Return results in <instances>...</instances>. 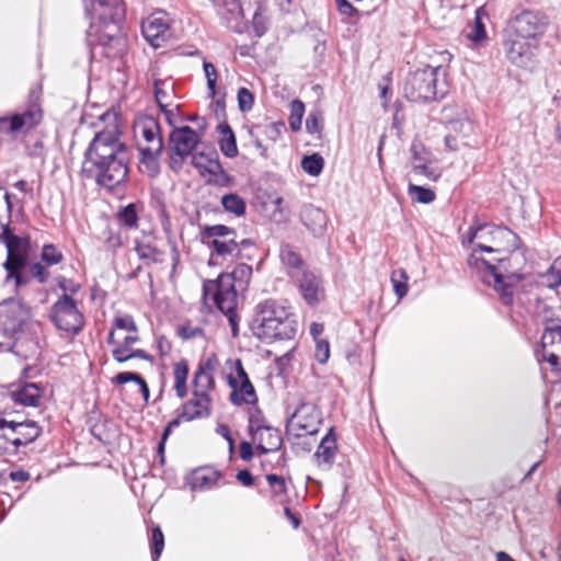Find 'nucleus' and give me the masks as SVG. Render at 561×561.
Listing matches in <instances>:
<instances>
[{
  "mask_svg": "<svg viewBox=\"0 0 561 561\" xmlns=\"http://www.w3.org/2000/svg\"><path fill=\"white\" fill-rule=\"evenodd\" d=\"M101 118L111 123L99 130L91 140L84 153L81 172L99 186L113 190L128 176L130 152L121 139L116 116L106 113Z\"/></svg>",
  "mask_w": 561,
  "mask_h": 561,
  "instance_id": "f257e3e1",
  "label": "nucleus"
},
{
  "mask_svg": "<svg viewBox=\"0 0 561 561\" xmlns=\"http://www.w3.org/2000/svg\"><path fill=\"white\" fill-rule=\"evenodd\" d=\"M483 232L486 240L476 243V249L468 257V265L476 271L481 280L489 287H492L501 301L506 306L514 302V288L523 279L519 273L503 275L501 273L502 260H497L499 265L478 255V252H510L518 247V236L511 229L501 226L483 225Z\"/></svg>",
  "mask_w": 561,
  "mask_h": 561,
  "instance_id": "f03ea898",
  "label": "nucleus"
},
{
  "mask_svg": "<svg viewBox=\"0 0 561 561\" xmlns=\"http://www.w3.org/2000/svg\"><path fill=\"white\" fill-rule=\"evenodd\" d=\"M254 325L256 335L266 340H290L297 332L288 308L272 299L257 305Z\"/></svg>",
  "mask_w": 561,
  "mask_h": 561,
  "instance_id": "7ed1b4c3",
  "label": "nucleus"
},
{
  "mask_svg": "<svg viewBox=\"0 0 561 561\" xmlns=\"http://www.w3.org/2000/svg\"><path fill=\"white\" fill-rule=\"evenodd\" d=\"M0 242L4 243L7 248V260L3 263L7 272L5 283L7 285L13 284V290L16 291L28 283V277L22 274V270L27 263L31 239L27 236L14 234L5 225L0 233Z\"/></svg>",
  "mask_w": 561,
  "mask_h": 561,
  "instance_id": "20e7f679",
  "label": "nucleus"
},
{
  "mask_svg": "<svg viewBox=\"0 0 561 561\" xmlns=\"http://www.w3.org/2000/svg\"><path fill=\"white\" fill-rule=\"evenodd\" d=\"M446 69L443 66H425L410 73L404 84L407 99L412 102H430L446 93Z\"/></svg>",
  "mask_w": 561,
  "mask_h": 561,
  "instance_id": "39448f33",
  "label": "nucleus"
},
{
  "mask_svg": "<svg viewBox=\"0 0 561 561\" xmlns=\"http://www.w3.org/2000/svg\"><path fill=\"white\" fill-rule=\"evenodd\" d=\"M204 299L211 300L214 305L228 318L233 335L237 334V305L238 295L237 287L231 285V278L228 276H219L216 280H209L204 284Z\"/></svg>",
  "mask_w": 561,
  "mask_h": 561,
  "instance_id": "423d86ee",
  "label": "nucleus"
},
{
  "mask_svg": "<svg viewBox=\"0 0 561 561\" xmlns=\"http://www.w3.org/2000/svg\"><path fill=\"white\" fill-rule=\"evenodd\" d=\"M201 141L198 134L190 126L176 127L169 136V165L174 172L182 170L186 158L191 157Z\"/></svg>",
  "mask_w": 561,
  "mask_h": 561,
  "instance_id": "0eeeda50",
  "label": "nucleus"
},
{
  "mask_svg": "<svg viewBox=\"0 0 561 561\" xmlns=\"http://www.w3.org/2000/svg\"><path fill=\"white\" fill-rule=\"evenodd\" d=\"M50 320L60 331L77 334L84 325V317L78 309L77 302L67 294H64L51 306Z\"/></svg>",
  "mask_w": 561,
  "mask_h": 561,
  "instance_id": "6e6552de",
  "label": "nucleus"
},
{
  "mask_svg": "<svg viewBox=\"0 0 561 561\" xmlns=\"http://www.w3.org/2000/svg\"><path fill=\"white\" fill-rule=\"evenodd\" d=\"M321 414L313 403L302 402L286 423V433L293 437L314 435L319 431Z\"/></svg>",
  "mask_w": 561,
  "mask_h": 561,
  "instance_id": "1a4fd4ad",
  "label": "nucleus"
},
{
  "mask_svg": "<svg viewBox=\"0 0 561 561\" xmlns=\"http://www.w3.org/2000/svg\"><path fill=\"white\" fill-rule=\"evenodd\" d=\"M31 317L30 308L15 299L0 304V346L20 331Z\"/></svg>",
  "mask_w": 561,
  "mask_h": 561,
  "instance_id": "9d476101",
  "label": "nucleus"
},
{
  "mask_svg": "<svg viewBox=\"0 0 561 561\" xmlns=\"http://www.w3.org/2000/svg\"><path fill=\"white\" fill-rule=\"evenodd\" d=\"M138 341V331L122 335L115 332V330H111L107 336V344L112 346V356L118 363H125L133 358L151 359V356L146 351L133 348V345Z\"/></svg>",
  "mask_w": 561,
  "mask_h": 561,
  "instance_id": "9b49d317",
  "label": "nucleus"
},
{
  "mask_svg": "<svg viewBox=\"0 0 561 561\" xmlns=\"http://www.w3.org/2000/svg\"><path fill=\"white\" fill-rule=\"evenodd\" d=\"M546 25L545 16L531 10H524L511 21V28L516 36L535 42L545 33Z\"/></svg>",
  "mask_w": 561,
  "mask_h": 561,
  "instance_id": "f8f14e48",
  "label": "nucleus"
},
{
  "mask_svg": "<svg viewBox=\"0 0 561 561\" xmlns=\"http://www.w3.org/2000/svg\"><path fill=\"white\" fill-rule=\"evenodd\" d=\"M135 135L138 137L139 151L163 150V140L158 119L152 116H141L134 125Z\"/></svg>",
  "mask_w": 561,
  "mask_h": 561,
  "instance_id": "ddd939ff",
  "label": "nucleus"
},
{
  "mask_svg": "<svg viewBox=\"0 0 561 561\" xmlns=\"http://www.w3.org/2000/svg\"><path fill=\"white\" fill-rule=\"evenodd\" d=\"M92 24L98 20L111 32L117 30L116 22L123 16L121 0H92V9L88 10Z\"/></svg>",
  "mask_w": 561,
  "mask_h": 561,
  "instance_id": "4468645a",
  "label": "nucleus"
},
{
  "mask_svg": "<svg viewBox=\"0 0 561 561\" xmlns=\"http://www.w3.org/2000/svg\"><path fill=\"white\" fill-rule=\"evenodd\" d=\"M43 112L38 104H31L23 113L0 118V130L8 134H15L22 129H31L41 123Z\"/></svg>",
  "mask_w": 561,
  "mask_h": 561,
  "instance_id": "2eb2a0df",
  "label": "nucleus"
},
{
  "mask_svg": "<svg viewBox=\"0 0 561 561\" xmlns=\"http://www.w3.org/2000/svg\"><path fill=\"white\" fill-rule=\"evenodd\" d=\"M141 32L146 41L152 47H161L170 34L167 14L162 11H158L148 16L141 23Z\"/></svg>",
  "mask_w": 561,
  "mask_h": 561,
  "instance_id": "dca6fc26",
  "label": "nucleus"
},
{
  "mask_svg": "<svg viewBox=\"0 0 561 561\" xmlns=\"http://www.w3.org/2000/svg\"><path fill=\"white\" fill-rule=\"evenodd\" d=\"M218 366L216 355H210L198 364L193 378V392L210 394L215 390V370Z\"/></svg>",
  "mask_w": 561,
  "mask_h": 561,
  "instance_id": "f3484780",
  "label": "nucleus"
},
{
  "mask_svg": "<svg viewBox=\"0 0 561 561\" xmlns=\"http://www.w3.org/2000/svg\"><path fill=\"white\" fill-rule=\"evenodd\" d=\"M211 405L210 394L192 391V398L183 404L180 417L185 421L208 417L211 413Z\"/></svg>",
  "mask_w": 561,
  "mask_h": 561,
  "instance_id": "a211bd4d",
  "label": "nucleus"
},
{
  "mask_svg": "<svg viewBox=\"0 0 561 561\" xmlns=\"http://www.w3.org/2000/svg\"><path fill=\"white\" fill-rule=\"evenodd\" d=\"M537 42L524 39L515 34L506 42V56L517 66H525L534 55Z\"/></svg>",
  "mask_w": 561,
  "mask_h": 561,
  "instance_id": "6ab92c4d",
  "label": "nucleus"
},
{
  "mask_svg": "<svg viewBox=\"0 0 561 561\" xmlns=\"http://www.w3.org/2000/svg\"><path fill=\"white\" fill-rule=\"evenodd\" d=\"M300 221L313 237H322L327 230L328 217L325 213L312 205H302L299 213Z\"/></svg>",
  "mask_w": 561,
  "mask_h": 561,
  "instance_id": "aec40b11",
  "label": "nucleus"
},
{
  "mask_svg": "<svg viewBox=\"0 0 561 561\" xmlns=\"http://www.w3.org/2000/svg\"><path fill=\"white\" fill-rule=\"evenodd\" d=\"M298 287L302 298L310 306L318 304L324 297L321 278L312 272H304L298 279Z\"/></svg>",
  "mask_w": 561,
  "mask_h": 561,
  "instance_id": "412c9836",
  "label": "nucleus"
},
{
  "mask_svg": "<svg viewBox=\"0 0 561 561\" xmlns=\"http://www.w3.org/2000/svg\"><path fill=\"white\" fill-rule=\"evenodd\" d=\"M208 247L211 249L209 263L217 264L218 260L232 261L238 257L241 249L234 239L227 240H208Z\"/></svg>",
  "mask_w": 561,
  "mask_h": 561,
  "instance_id": "4be33fe9",
  "label": "nucleus"
},
{
  "mask_svg": "<svg viewBox=\"0 0 561 561\" xmlns=\"http://www.w3.org/2000/svg\"><path fill=\"white\" fill-rule=\"evenodd\" d=\"M228 383L231 387L232 391L230 393V401L236 405L245 404H255L257 401V397L254 390L253 385L250 380H244L239 382L237 378H233L232 375L228 376Z\"/></svg>",
  "mask_w": 561,
  "mask_h": 561,
  "instance_id": "5701e85b",
  "label": "nucleus"
},
{
  "mask_svg": "<svg viewBox=\"0 0 561 561\" xmlns=\"http://www.w3.org/2000/svg\"><path fill=\"white\" fill-rule=\"evenodd\" d=\"M11 427L18 451L21 447L33 443L42 433L41 427L34 421L16 422L11 420Z\"/></svg>",
  "mask_w": 561,
  "mask_h": 561,
  "instance_id": "b1692460",
  "label": "nucleus"
},
{
  "mask_svg": "<svg viewBox=\"0 0 561 561\" xmlns=\"http://www.w3.org/2000/svg\"><path fill=\"white\" fill-rule=\"evenodd\" d=\"M251 439L252 443L256 445V448L261 454L276 451L283 444L280 432L272 426L251 435Z\"/></svg>",
  "mask_w": 561,
  "mask_h": 561,
  "instance_id": "393cba45",
  "label": "nucleus"
},
{
  "mask_svg": "<svg viewBox=\"0 0 561 561\" xmlns=\"http://www.w3.org/2000/svg\"><path fill=\"white\" fill-rule=\"evenodd\" d=\"M337 446L333 428H330L327 435L321 439L313 457L319 467L329 469L335 459Z\"/></svg>",
  "mask_w": 561,
  "mask_h": 561,
  "instance_id": "a878e982",
  "label": "nucleus"
},
{
  "mask_svg": "<svg viewBox=\"0 0 561 561\" xmlns=\"http://www.w3.org/2000/svg\"><path fill=\"white\" fill-rule=\"evenodd\" d=\"M228 27L238 30L239 21L243 18V9L240 0H210Z\"/></svg>",
  "mask_w": 561,
  "mask_h": 561,
  "instance_id": "bb28decb",
  "label": "nucleus"
},
{
  "mask_svg": "<svg viewBox=\"0 0 561 561\" xmlns=\"http://www.w3.org/2000/svg\"><path fill=\"white\" fill-rule=\"evenodd\" d=\"M219 477V472L210 467L198 468L191 473L187 483L192 491H207L217 485Z\"/></svg>",
  "mask_w": 561,
  "mask_h": 561,
  "instance_id": "cd10ccee",
  "label": "nucleus"
},
{
  "mask_svg": "<svg viewBox=\"0 0 561 561\" xmlns=\"http://www.w3.org/2000/svg\"><path fill=\"white\" fill-rule=\"evenodd\" d=\"M42 394L43 389L34 382L25 383L11 392L13 401L25 407H38Z\"/></svg>",
  "mask_w": 561,
  "mask_h": 561,
  "instance_id": "c85d7f7f",
  "label": "nucleus"
},
{
  "mask_svg": "<svg viewBox=\"0 0 561 561\" xmlns=\"http://www.w3.org/2000/svg\"><path fill=\"white\" fill-rule=\"evenodd\" d=\"M154 98L159 107H175L179 108L178 104L173 103L175 98L174 85L170 79L161 80L154 79Z\"/></svg>",
  "mask_w": 561,
  "mask_h": 561,
  "instance_id": "c756f323",
  "label": "nucleus"
},
{
  "mask_svg": "<svg viewBox=\"0 0 561 561\" xmlns=\"http://www.w3.org/2000/svg\"><path fill=\"white\" fill-rule=\"evenodd\" d=\"M18 454L11 420L0 417V456H16Z\"/></svg>",
  "mask_w": 561,
  "mask_h": 561,
  "instance_id": "7c9ffc66",
  "label": "nucleus"
},
{
  "mask_svg": "<svg viewBox=\"0 0 561 561\" xmlns=\"http://www.w3.org/2000/svg\"><path fill=\"white\" fill-rule=\"evenodd\" d=\"M207 183L218 187H229L233 184V179L225 171L219 162L209 164L208 171L206 172Z\"/></svg>",
  "mask_w": 561,
  "mask_h": 561,
  "instance_id": "2f4dec72",
  "label": "nucleus"
},
{
  "mask_svg": "<svg viewBox=\"0 0 561 561\" xmlns=\"http://www.w3.org/2000/svg\"><path fill=\"white\" fill-rule=\"evenodd\" d=\"M188 365L182 359L173 365L174 390L180 399L187 394Z\"/></svg>",
  "mask_w": 561,
  "mask_h": 561,
  "instance_id": "473e14b6",
  "label": "nucleus"
},
{
  "mask_svg": "<svg viewBox=\"0 0 561 561\" xmlns=\"http://www.w3.org/2000/svg\"><path fill=\"white\" fill-rule=\"evenodd\" d=\"M222 137L219 141L221 152L228 158H234L238 154V147L234 134L228 124L218 126Z\"/></svg>",
  "mask_w": 561,
  "mask_h": 561,
  "instance_id": "72a5a7b5",
  "label": "nucleus"
},
{
  "mask_svg": "<svg viewBox=\"0 0 561 561\" xmlns=\"http://www.w3.org/2000/svg\"><path fill=\"white\" fill-rule=\"evenodd\" d=\"M139 169L142 173L148 174L149 176H154L160 171L159 165V157L162 153V150L157 151H139Z\"/></svg>",
  "mask_w": 561,
  "mask_h": 561,
  "instance_id": "f704fd0d",
  "label": "nucleus"
},
{
  "mask_svg": "<svg viewBox=\"0 0 561 561\" xmlns=\"http://www.w3.org/2000/svg\"><path fill=\"white\" fill-rule=\"evenodd\" d=\"M219 276H228L231 278V285L239 289H244L252 276V267L248 264H238L231 273L220 274Z\"/></svg>",
  "mask_w": 561,
  "mask_h": 561,
  "instance_id": "c9c22d12",
  "label": "nucleus"
},
{
  "mask_svg": "<svg viewBox=\"0 0 561 561\" xmlns=\"http://www.w3.org/2000/svg\"><path fill=\"white\" fill-rule=\"evenodd\" d=\"M219 159L217 151L209 150L207 152L196 151L191 156V163L195 167L202 176L206 178L209 164L216 162Z\"/></svg>",
  "mask_w": 561,
  "mask_h": 561,
  "instance_id": "e433bc0d",
  "label": "nucleus"
},
{
  "mask_svg": "<svg viewBox=\"0 0 561 561\" xmlns=\"http://www.w3.org/2000/svg\"><path fill=\"white\" fill-rule=\"evenodd\" d=\"M411 152V168L414 165L425 164L428 162H434L433 153L426 149V147L419 140H413L410 147Z\"/></svg>",
  "mask_w": 561,
  "mask_h": 561,
  "instance_id": "4c0bfd02",
  "label": "nucleus"
},
{
  "mask_svg": "<svg viewBox=\"0 0 561 561\" xmlns=\"http://www.w3.org/2000/svg\"><path fill=\"white\" fill-rule=\"evenodd\" d=\"M221 205L226 211L231 213L237 217L243 216L245 214V202L236 193L224 195L221 197Z\"/></svg>",
  "mask_w": 561,
  "mask_h": 561,
  "instance_id": "58836bf2",
  "label": "nucleus"
},
{
  "mask_svg": "<svg viewBox=\"0 0 561 561\" xmlns=\"http://www.w3.org/2000/svg\"><path fill=\"white\" fill-rule=\"evenodd\" d=\"M323 167L324 159L319 153L305 156L301 160L302 170L311 176H318L322 172Z\"/></svg>",
  "mask_w": 561,
  "mask_h": 561,
  "instance_id": "ea45409f",
  "label": "nucleus"
},
{
  "mask_svg": "<svg viewBox=\"0 0 561 561\" xmlns=\"http://www.w3.org/2000/svg\"><path fill=\"white\" fill-rule=\"evenodd\" d=\"M135 250L141 260L149 262H162L163 260V253L149 242H137Z\"/></svg>",
  "mask_w": 561,
  "mask_h": 561,
  "instance_id": "a19ab883",
  "label": "nucleus"
},
{
  "mask_svg": "<svg viewBox=\"0 0 561 561\" xmlns=\"http://www.w3.org/2000/svg\"><path fill=\"white\" fill-rule=\"evenodd\" d=\"M409 276L403 268H398L391 273V283L394 294L399 299H402L408 294Z\"/></svg>",
  "mask_w": 561,
  "mask_h": 561,
  "instance_id": "79ce46f5",
  "label": "nucleus"
},
{
  "mask_svg": "<svg viewBox=\"0 0 561 561\" xmlns=\"http://www.w3.org/2000/svg\"><path fill=\"white\" fill-rule=\"evenodd\" d=\"M408 193L413 201L421 204H430L436 196L433 190L415 184H409Z\"/></svg>",
  "mask_w": 561,
  "mask_h": 561,
  "instance_id": "37998d69",
  "label": "nucleus"
},
{
  "mask_svg": "<svg viewBox=\"0 0 561 561\" xmlns=\"http://www.w3.org/2000/svg\"><path fill=\"white\" fill-rule=\"evenodd\" d=\"M204 237L209 240H229L236 238V231L224 225H215L205 228Z\"/></svg>",
  "mask_w": 561,
  "mask_h": 561,
  "instance_id": "c03bdc74",
  "label": "nucleus"
},
{
  "mask_svg": "<svg viewBox=\"0 0 561 561\" xmlns=\"http://www.w3.org/2000/svg\"><path fill=\"white\" fill-rule=\"evenodd\" d=\"M280 260L284 265L291 268L293 271H298L302 266V260L300 255L289 245H283L280 248Z\"/></svg>",
  "mask_w": 561,
  "mask_h": 561,
  "instance_id": "a18cd8bd",
  "label": "nucleus"
},
{
  "mask_svg": "<svg viewBox=\"0 0 561 561\" xmlns=\"http://www.w3.org/2000/svg\"><path fill=\"white\" fill-rule=\"evenodd\" d=\"M41 260L45 265L53 266L62 262L64 254L56 245L47 243L42 248Z\"/></svg>",
  "mask_w": 561,
  "mask_h": 561,
  "instance_id": "49530a36",
  "label": "nucleus"
},
{
  "mask_svg": "<svg viewBox=\"0 0 561 561\" xmlns=\"http://www.w3.org/2000/svg\"><path fill=\"white\" fill-rule=\"evenodd\" d=\"M412 172L416 176H422L428 181L436 182L442 176L440 169L434 162H428L425 164L414 165Z\"/></svg>",
  "mask_w": 561,
  "mask_h": 561,
  "instance_id": "de8ad7c7",
  "label": "nucleus"
},
{
  "mask_svg": "<svg viewBox=\"0 0 561 561\" xmlns=\"http://www.w3.org/2000/svg\"><path fill=\"white\" fill-rule=\"evenodd\" d=\"M248 421V432L250 436L270 426L263 413L256 408L250 410Z\"/></svg>",
  "mask_w": 561,
  "mask_h": 561,
  "instance_id": "09e8293b",
  "label": "nucleus"
},
{
  "mask_svg": "<svg viewBox=\"0 0 561 561\" xmlns=\"http://www.w3.org/2000/svg\"><path fill=\"white\" fill-rule=\"evenodd\" d=\"M304 114H305V104L300 100H294L290 103V115H289V126L294 131L300 130Z\"/></svg>",
  "mask_w": 561,
  "mask_h": 561,
  "instance_id": "8fccbe9b",
  "label": "nucleus"
},
{
  "mask_svg": "<svg viewBox=\"0 0 561 561\" xmlns=\"http://www.w3.org/2000/svg\"><path fill=\"white\" fill-rule=\"evenodd\" d=\"M542 350L561 348V327L546 329L541 336Z\"/></svg>",
  "mask_w": 561,
  "mask_h": 561,
  "instance_id": "3c124183",
  "label": "nucleus"
},
{
  "mask_svg": "<svg viewBox=\"0 0 561 561\" xmlns=\"http://www.w3.org/2000/svg\"><path fill=\"white\" fill-rule=\"evenodd\" d=\"M203 69L207 82V90H208V96L214 99L217 94V79H218V72L216 67L213 62L204 60L203 62Z\"/></svg>",
  "mask_w": 561,
  "mask_h": 561,
  "instance_id": "603ef678",
  "label": "nucleus"
},
{
  "mask_svg": "<svg viewBox=\"0 0 561 561\" xmlns=\"http://www.w3.org/2000/svg\"><path fill=\"white\" fill-rule=\"evenodd\" d=\"M119 221L127 228H136L138 225V213L136 204H128L118 213Z\"/></svg>",
  "mask_w": 561,
  "mask_h": 561,
  "instance_id": "864d4df0",
  "label": "nucleus"
},
{
  "mask_svg": "<svg viewBox=\"0 0 561 561\" xmlns=\"http://www.w3.org/2000/svg\"><path fill=\"white\" fill-rule=\"evenodd\" d=\"M164 548V536L159 526L152 529L151 534V558L152 561H158Z\"/></svg>",
  "mask_w": 561,
  "mask_h": 561,
  "instance_id": "5fc2aeb1",
  "label": "nucleus"
},
{
  "mask_svg": "<svg viewBox=\"0 0 561 561\" xmlns=\"http://www.w3.org/2000/svg\"><path fill=\"white\" fill-rule=\"evenodd\" d=\"M111 330H115L117 333H121L122 331L126 333L138 331L134 318L128 314L116 317Z\"/></svg>",
  "mask_w": 561,
  "mask_h": 561,
  "instance_id": "6e6d98bb",
  "label": "nucleus"
},
{
  "mask_svg": "<svg viewBox=\"0 0 561 561\" xmlns=\"http://www.w3.org/2000/svg\"><path fill=\"white\" fill-rule=\"evenodd\" d=\"M547 285L557 288L561 285V259L556 260L546 274Z\"/></svg>",
  "mask_w": 561,
  "mask_h": 561,
  "instance_id": "4d7b16f0",
  "label": "nucleus"
},
{
  "mask_svg": "<svg viewBox=\"0 0 561 561\" xmlns=\"http://www.w3.org/2000/svg\"><path fill=\"white\" fill-rule=\"evenodd\" d=\"M238 105L241 112H249L254 104V96L247 88H240L237 94Z\"/></svg>",
  "mask_w": 561,
  "mask_h": 561,
  "instance_id": "13d9d810",
  "label": "nucleus"
},
{
  "mask_svg": "<svg viewBox=\"0 0 561 561\" xmlns=\"http://www.w3.org/2000/svg\"><path fill=\"white\" fill-rule=\"evenodd\" d=\"M314 358L320 364H325L330 358V343L328 340L316 341Z\"/></svg>",
  "mask_w": 561,
  "mask_h": 561,
  "instance_id": "bf43d9fd",
  "label": "nucleus"
},
{
  "mask_svg": "<svg viewBox=\"0 0 561 561\" xmlns=\"http://www.w3.org/2000/svg\"><path fill=\"white\" fill-rule=\"evenodd\" d=\"M282 204L283 198L277 197L274 202V209L271 215L272 220L277 224L287 222L289 220V214L285 208H283Z\"/></svg>",
  "mask_w": 561,
  "mask_h": 561,
  "instance_id": "052dcab7",
  "label": "nucleus"
},
{
  "mask_svg": "<svg viewBox=\"0 0 561 561\" xmlns=\"http://www.w3.org/2000/svg\"><path fill=\"white\" fill-rule=\"evenodd\" d=\"M266 480L275 496L286 493V482L284 478L276 474H268Z\"/></svg>",
  "mask_w": 561,
  "mask_h": 561,
  "instance_id": "680f3d73",
  "label": "nucleus"
},
{
  "mask_svg": "<svg viewBox=\"0 0 561 561\" xmlns=\"http://www.w3.org/2000/svg\"><path fill=\"white\" fill-rule=\"evenodd\" d=\"M466 240L468 243L473 244V250L476 249V240L478 242H482V240H486V236L483 232V225H478L476 227H471L469 231L467 232V236L463 237L462 243L465 244Z\"/></svg>",
  "mask_w": 561,
  "mask_h": 561,
  "instance_id": "e2e57ef3",
  "label": "nucleus"
},
{
  "mask_svg": "<svg viewBox=\"0 0 561 561\" xmlns=\"http://www.w3.org/2000/svg\"><path fill=\"white\" fill-rule=\"evenodd\" d=\"M30 273L38 280L39 284H45L49 278V273L42 262L31 264Z\"/></svg>",
  "mask_w": 561,
  "mask_h": 561,
  "instance_id": "0e129e2a",
  "label": "nucleus"
},
{
  "mask_svg": "<svg viewBox=\"0 0 561 561\" xmlns=\"http://www.w3.org/2000/svg\"><path fill=\"white\" fill-rule=\"evenodd\" d=\"M261 10H262V8H261V5H259L254 12L253 20H252L253 30H254V33L256 36H262L267 30L265 19L262 15Z\"/></svg>",
  "mask_w": 561,
  "mask_h": 561,
  "instance_id": "69168bd1",
  "label": "nucleus"
},
{
  "mask_svg": "<svg viewBox=\"0 0 561 561\" xmlns=\"http://www.w3.org/2000/svg\"><path fill=\"white\" fill-rule=\"evenodd\" d=\"M474 24L472 26V32L468 35L470 39L473 42H479L485 37L484 24L482 23L479 16V10L476 12Z\"/></svg>",
  "mask_w": 561,
  "mask_h": 561,
  "instance_id": "338daca9",
  "label": "nucleus"
},
{
  "mask_svg": "<svg viewBox=\"0 0 561 561\" xmlns=\"http://www.w3.org/2000/svg\"><path fill=\"white\" fill-rule=\"evenodd\" d=\"M179 334L183 340H190L203 336L204 331L199 327L182 325L179 328Z\"/></svg>",
  "mask_w": 561,
  "mask_h": 561,
  "instance_id": "774afa93",
  "label": "nucleus"
}]
</instances>
